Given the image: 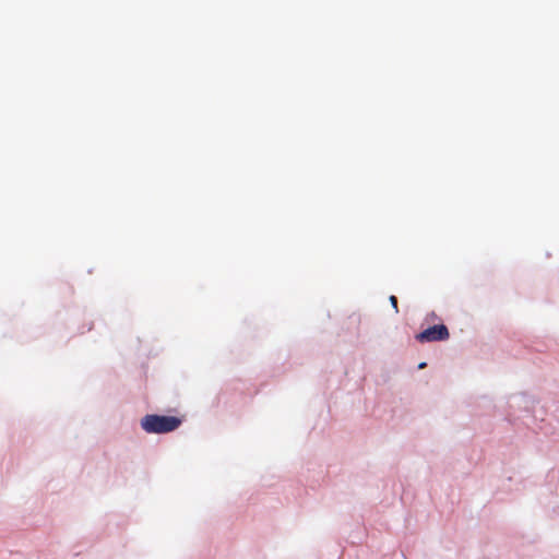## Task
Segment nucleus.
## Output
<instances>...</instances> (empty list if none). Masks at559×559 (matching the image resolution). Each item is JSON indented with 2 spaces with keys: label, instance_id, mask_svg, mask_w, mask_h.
Here are the masks:
<instances>
[{
  "label": "nucleus",
  "instance_id": "obj_2",
  "mask_svg": "<svg viewBox=\"0 0 559 559\" xmlns=\"http://www.w3.org/2000/svg\"><path fill=\"white\" fill-rule=\"evenodd\" d=\"M449 337L450 333L444 324L429 326L416 335V340L420 343L447 341Z\"/></svg>",
  "mask_w": 559,
  "mask_h": 559
},
{
  "label": "nucleus",
  "instance_id": "obj_1",
  "mask_svg": "<svg viewBox=\"0 0 559 559\" xmlns=\"http://www.w3.org/2000/svg\"><path fill=\"white\" fill-rule=\"evenodd\" d=\"M181 420L176 416L146 415L141 420V427L148 433H167L176 430Z\"/></svg>",
  "mask_w": 559,
  "mask_h": 559
},
{
  "label": "nucleus",
  "instance_id": "obj_3",
  "mask_svg": "<svg viewBox=\"0 0 559 559\" xmlns=\"http://www.w3.org/2000/svg\"><path fill=\"white\" fill-rule=\"evenodd\" d=\"M390 302L395 311V313L399 312V307H397V298L395 296H390Z\"/></svg>",
  "mask_w": 559,
  "mask_h": 559
},
{
  "label": "nucleus",
  "instance_id": "obj_4",
  "mask_svg": "<svg viewBox=\"0 0 559 559\" xmlns=\"http://www.w3.org/2000/svg\"><path fill=\"white\" fill-rule=\"evenodd\" d=\"M425 367H426V364H425V362H421V364L419 365V368H425Z\"/></svg>",
  "mask_w": 559,
  "mask_h": 559
}]
</instances>
